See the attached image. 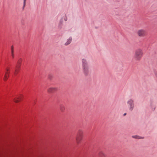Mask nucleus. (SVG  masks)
Segmentation results:
<instances>
[{
	"label": "nucleus",
	"instance_id": "obj_8",
	"mask_svg": "<svg viewBox=\"0 0 157 157\" xmlns=\"http://www.w3.org/2000/svg\"><path fill=\"white\" fill-rule=\"evenodd\" d=\"M77 136L78 137H82L84 136V132L81 129H79L77 133Z\"/></svg>",
	"mask_w": 157,
	"mask_h": 157
},
{
	"label": "nucleus",
	"instance_id": "obj_5",
	"mask_svg": "<svg viewBox=\"0 0 157 157\" xmlns=\"http://www.w3.org/2000/svg\"><path fill=\"white\" fill-rule=\"evenodd\" d=\"M58 90L57 87H52L49 88L48 90V92L49 93H53L57 91Z\"/></svg>",
	"mask_w": 157,
	"mask_h": 157
},
{
	"label": "nucleus",
	"instance_id": "obj_1",
	"mask_svg": "<svg viewBox=\"0 0 157 157\" xmlns=\"http://www.w3.org/2000/svg\"><path fill=\"white\" fill-rule=\"evenodd\" d=\"M82 71L86 75H88L89 72V67L87 61L84 59L82 60Z\"/></svg>",
	"mask_w": 157,
	"mask_h": 157
},
{
	"label": "nucleus",
	"instance_id": "obj_9",
	"mask_svg": "<svg viewBox=\"0 0 157 157\" xmlns=\"http://www.w3.org/2000/svg\"><path fill=\"white\" fill-rule=\"evenodd\" d=\"M14 47L13 45H12L11 46V56L13 58L14 57Z\"/></svg>",
	"mask_w": 157,
	"mask_h": 157
},
{
	"label": "nucleus",
	"instance_id": "obj_13",
	"mask_svg": "<svg viewBox=\"0 0 157 157\" xmlns=\"http://www.w3.org/2000/svg\"><path fill=\"white\" fill-rule=\"evenodd\" d=\"M20 68V66H17L16 68L15 69V72H17L18 71V69Z\"/></svg>",
	"mask_w": 157,
	"mask_h": 157
},
{
	"label": "nucleus",
	"instance_id": "obj_16",
	"mask_svg": "<svg viewBox=\"0 0 157 157\" xmlns=\"http://www.w3.org/2000/svg\"><path fill=\"white\" fill-rule=\"evenodd\" d=\"M126 113H125L124 114V115H126Z\"/></svg>",
	"mask_w": 157,
	"mask_h": 157
},
{
	"label": "nucleus",
	"instance_id": "obj_14",
	"mask_svg": "<svg viewBox=\"0 0 157 157\" xmlns=\"http://www.w3.org/2000/svg\"><path fill=\"white\" fill-rule=\"evenodd\" d=\"M79 139H80V138H77V140H76L78 142H79Z\"/></svg>",
	"mask_w": 157,
	"mask_h": 157
},
{
	"label": "nucleus",
	"instance_id": "obj_12",
	"mask_svg": "<svg viewBox=\"0 0 157 157\" xmlns=\"http://www.w3.org/2000/svg\"><path fill=\"white\" fill-rule=\"evenodd\" d=\"M22 61V59L21 58L19 59L18 60V61L17 62V63L19 65H20Z\"/></svg>",
	"mask_w": 157,
	"mask_h": 157
},
{
	"label": "nucleus",
	"instance_id": "obj_10",
	"mask_svg": "<svg viewBox=\"0 0 157 157\" xmlns=\"http://www.w3.org/2000/svg\"><path fill=\"white\" fill-rule=\"evenodd\" d=\"M99 155L100 157H105V154L102 151H101L99 154Z\"/></svg>",
	"mask_w": 157,
	"mask_h": 157
},
{
	"label": "nucleus",
	"instance_id": "obj_3",
	"mask_svg": "<svg viewBox=\"0 0 157 157\" xmlns=\"http://www.w3.org/2000/svg\"><path fill=\"white\" fill-rule=\"evenodd\" d=\"M127 104L129 110L132 111L134 107L133 100L131 99H129L127 102Z\"/></svg>",
	"mask_w": 157,
	"mask_h": 157
},
{
	"label": "nucleus",
	"instance_id": "obj_15",
	"mask_svg": "<svg viewBox=\"0 0 157 157\" xmlns=\"http://www.w3.org/2000/svg\"><path fill=\"white\" fill-rule=\"evenodd\" d=\"M26 0H24V6H25V1H26Z\"/></svg>",
	"mask_w": 157,
	"mask_h": 157
},
{
	"label": "nucleus",
	"instance_id": "obj_2",
	"mask_svg": "<svg viewBox=\"0 0 157 157\" xmlns=\"http://www.w3.org/2000/svg\"><path fill=\"white\" fill-rule=\"evenodd\" d=\"M143 52L142 49L138 48L136 49L135 52L134 58L136 60H140L142 57Z\"/></svg>",
	"mask_w": 157,
	"mask_h": 157
},
{
	"label": "nucleus",
	"instance_id": "obj_4",
	"mask_svg": "<svg viewBox=\"0 0 157 157\" xmlns=\"http://www.w3.org/2000/svg\"><path fill=\"white\" fill-rule=\"evenodd\" d=\"M137 35L140 37L144 36L146 35V32L143 29H140L137 32Z\"/></svg>",
	"mask_w": 157,
	"mask_h": 157
},
{
	"label": "nucleus",
	"instance_id": "obj_7",
	"mask_svg": "<svg viewBox=\"0 0 157 157\" xmlns=\"http://www.w3.org/2000/svg\"><path fill=\"white\" fill-rule=\"evenodd\" d=\"M22 96L21 95H19L13 99L14 101L16 103L19 102L21 101Z\"/></svg>",
	"mask_w": 157,
	"mask_h": 157
},
{
	"label": "nucleus",
	"instance_id": "obj_6",
	"mask_svg": "<svg viewBox=\"0 0 157 157\" xmlns=\"http://www.w3.org/2000/svg\"><path fill=\"white\" fill-rule=\"evenodd\" d=\"M6 72L5 73L4 77V80L5 81H6L9 77V68H6Z\"/></svg>",
	"mask_w": 157,
	"mask_h": 157
},
{
	"label": "nucleus",
	"instance_id": "obj_11",
	"mask_svg": "<svg viewBox=\"0 0 157 157\" xmlns=\"http://www.w3.org/2000/svg\"><path fill=\"white\" fill-rule=\"evenodd\" d=\"M71 40H72V38H69V39H68L67 40V41L65 43V44L66 45H67L69 44L71 42Z\"/></svg>",
	"mask_w": 157,
	"mask_h": 157
}]
</instances>
